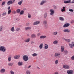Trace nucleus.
I'll return each instance as SVG.
<instances>
[{
    "mask_svg": "<svg viewBox=\"0 0 74 74\" xmlns=\"http://www.w3.org/2000/svg\"><path fill=\"white\" fill-rule=\"evenodd\" d=\"M20 30V28H17L16 29V31H19Z\"/></svg>",
    "mask_w": 74,
    "mask_h": 74,
    "instance_id": "nucleus-51",
    "label": "nucleus"
},
{
    "mask_svg": "<svg viewBox=\"0 0 74 74\" xmlns=\"http://www.w3.org/2000/svg\"><path fill=\"white\" fill-rule=\"evenodd\" d=\"M66 11V10L65 9H61V11L62 12H63V11Z\"/></svg>",
    "mask_w": 74,
    "mask_h": 74,
    "instance_id": "nucleus-49",
    "label": "nucleus"
},
{
    "mask_svg": "<svg viewBox=\"0 0 74 74\" xmlns=\"http://www.w3.org/2000/svg\"><path fill=\"white\" fill-rule=\"evenodd\" d=\"M43 46V44H42V43L40 44L39 46V48L40 49H42V48Z\"/></svg>",
    "mask_w": 74,
    "mask_h": 74,
    "instance_id": "nucleus-29",
    "label": "nucleus"
},
{
    "mask_svg": "<svg viewBox=\"0 0 74 74\" xmlns=\"http://www.w3.org/2000/svg\"><path fill=\"white\" fill-rule=\"evenodd\" d=\"M74 21L73 20L71 21V23H74Z\"/></svg>",
    "mask_w": 74,
    "mask_h": 74,
    "instance_id": "nucleus-52",
    "label": "nucleus"
},
{
    "mask_svg": "<svg viewBox=\"0 0 74 74\" xmlns=\"http://www.w3.org/2000/svg\"><path fill=\"white\" fill-rule=\"evenodd\" d=\"M70 26V24L69 23H67L65 24L63 26V27H69Z\"/></svg>",
    "mask_w": 74,
    "mask_h": 74,
    "instance_id": "nucleus-7",
    "label": "nucleus"
},
{
    "mask_svg": "<svg viewBox=\"0 0 74 74\" xmlns=\"http://www.w3.org/2000/svg\"><path fill=\"white\" fill-rule=\"evenodd\" d=\"M73 1H74V0H73Z\"/></svg>",
    "mask_w": 74,
    "mask_h": 74,
    "instance_id": "nucleus-64",
    "label": "nucleus"
},
{
    "mask_svg": "<svg viewBox=\"0 0 74 74\" xmlns=\"http://www.w3.org/2000/svg\"><path fill=\"white\" fill-rule=\"evenodd\" d=\"M59 19L60 21H64V19L62 17H60L59 18Z\"/></svg>",
    "mask_w": 74,
    "mask_h": 74,
    "instance_id": "nucleus-18",
    "label": "nucleus"
},
{
    "mask_svg": "<svg viewBox=\"0 0 74 74\" xmlns=\"http://www.w3.org/2000/svg\"><path fill=\"white\" fill-rule=\"evenodd\" d=\"M40 23V21H36L33 24L34 25H38Z\"/></svg>",
    "mask_w": 74,
    "mask_h": 74,
    "instance_id": "nucleus-9",
    "label": "nucleus"
},
{
    "mask_svg": "<svg viewBox=\"0 0 74 74\" xmlns=\"http://www.w3.org/2000/svg\"><path fill=\"white\" fill-rule=\"evenodd\" d=\"M11 10H9L8 11V14H11Z\"/></svg>",
    "mask_w": 74,
    "mask_h": 74,
    "instance_id": "nucleus-35",
    "label": "nucleus"
},
{
    "mask_svg": "<svg viewBox=\"0 0 74 74\" xmlns=\"http://www.w3.org/2000/svg\"><path fill=\"white\" fill-rule=\"evenodd\" d=\"M11 57H9L8 58V61H9V62H10V61H11Z\"/></svg>",
    "mask_w": 74,
    "mask_h": 74,
    "instance_id": "nucleus-39",
    "label": "nucleus"
},
{
    "mask_svg": "<svg viewBox=\"0 0 74 74\" xmlns=\"http://www.w3.org/2000/svg\"><path fill=\"white\" fill-rule=\"evenodd\" d=\"M64 46H61V51L62 52H63V51H64Z\"/></svg>",
    "mask_w": 74,
    "mask_h": 74,
    "instance_id": "nucleus-14",
    "label": "nucleus"
},
{
    "mask_svg": "<svg viewBox=\"0 0 74 74\" xmlns=\"http://www.w3.org/2000/svg\"><path fill=\"white\" fill-rule=\"evenodd\" d=\"M43 24L44 25H46L47 24V21L45 20L43 21Z\"/></svg>",
    "mask_w": 74,
    "mask_h": 74,
    "instance_id": "nucleus-24",
    "label": "nucleus"
},
{
    "mask_svg": "<svg viewBox=\"0 0 74 74\" xmlns=\"http://www.w3.org/2000/svg\"><path fill=\"white\" fill-rule=\"evenodd\" d=\"M64 53H65V54H67L68 53V51H67L66 50L65 51H64Z\"/></svg>",
    "mask_w": 74,
    "mask_h": 74,
    "instance_id": "nucleus-45",
    "label": "nucleus"
},
{
    "mask_svg": "<svg viewBox=\"0 0 74 74\" xmlns=\"http://www.w3.org/2000/svg\"><path fill=\"white\" fill-rule=\"evenodd\" d=\"M30 67H31V66L30 65L27 67V69H29Z\"/></svg>",
    "mask_w": 74,
    "mask_h": 74,
    "instance_id": "nucleus-54",
    "label": "nucleus"
},
{
    "mask_svg": "<svg viewBox=\"0 0 74 74\" xmlns=\"http://www.w3.org/2000/svg\"><path fill=\"white\" fill-rule=\"evenodd\" d=\"M71 59L72 60H74V56H72L71 58Z\"/></svg>",
    "mask_w": 74,
    "mask_h": 74,
    "instance_id": "nucleus-47",
    "label": "nucleus"
},
{
    "mask_svg": "<svg viewBox=\"0 0 74 74\" xmlns=\"http://www.w3.org/2000/svg\"><path fill=\"white\" fill-rule=\"evenodd\" d=\"M11 30L12 32H14V27H13L11 29Z\"/></svg>",
    "mask_w": 74,
    "mask_h": 74,
    "instance_id": "nucleus-36",
    "label": "nucleus"
},
{
    "mask_svg": "<svg viewBox=\"0 0 74 74\" xmlns=\"http://www.w3.org/2000/svg\"><path fill=\"white\" fill-rule=\"evenodd\" d=\"M28 16L29 18H31V15H30V14L28 13Z\"/></svg>",
    "mask_w": 74,
    "mask_h": 74,
    "instance_id": "nucleus-40",
    "label": "nucleus"
},
{
    "mask_svg": "<svg viewBox=\"0 0 74 74\" xmlns=\"http://www.w3.org/2000/svg\"><path fill=\"white\" fill-rule=\"evenodd\" d=\"M23 14H24V11L23 10L21 11L20 13V15H23Z\"/></svg>",
    "mask_w": 74,
    "mask_h": 74,
    "instance_id": "nucleus-27",
    "label": "nucleus"
},
{
    "mask_svg": "<svg viewBox=\"0 0 74 74\" xmlns=\"http://www.w3.org/2000/svg\"><path fill=\"white\" fill-rule=\"evenodd\" d=\"M26 74H30V71L29 70H27L26 71Z\"/></svg>",
    "mask_w": 74,
    "mask_h": 74,
    "instance_id": "nucleus-31",
    "label": "nucleus"
},
{
    "mask_svg": "<svg viewBox=\"0 0 74 74\" xmlns=\"http://www.w3.org/2000/svg\"><path fill=\"white\" fill-rule=\"evenodd\" d=\"M3 29V26H1L0 27V32H1Z\"/></svg>",
    "mask_w": 74,
    "mask_h": 74,
    "instance_id": "nucleus-42",
    "label": "nucleus"
},
{
    "mask_svg": "<svg viewBox=\"0 0 74 74\" xmlns=\"http://www.w3.org/2000/svg\"><path fill=\"white\" fill-rule=\"evenodd\" d=\"M63 68L65 69H69V66L66 65H63Z\"/></svg>",
    "mask_w": 74,
    "mask_h": 74,
    "instance_id": "nucleus-8",
    "label": "nucleus"
},
{
    "mask_svg": "<svg viewBox=\"0 0 74 74\" xmlns=\"http://www.w3.org/2000/svg\"><path fill=\"white\" fill-rule=\"evenodd\" d=\"M48 48V45L47 44H45V45L44 49H47Z\"/></svg>",
    "mask_w": 74,
    "mask_h": 74,
    "instance_id": "nucleus-17",
    "label": "nucleus"
},
{
    "mask_svg": "<svg viewBox=\"0 0 74 74\" xmlns=\"http://www.w3.org/2000/svg\"><path fill=\"white\" fill-rule=\"evenodd\" d=\"M53 7L54 8V9H56V8H57V7L56 6L53 5Z\"/></svg>",
    "mask_w": 74,
    "mask_h": 74,
    "instance_id": "nucleus-48",
    "label": "nucleus"
},
{
    "mask_svg": "<svg viewBox=\"0 0 74 74\" xmlns=\"http://www.w3.org/2000/svg\"><path fill=\"white\" fill-rule=\"evenodd\" d=\"M5 4V2L3 1L1 5H4V4Z\"/></svg>",
    "mask_w": 74,
    "mask_h": 74,
    "instance_id": "nucleus-43",
    "label": "nucleus"
},
{
    "mask_svg": "<svg viewBox=\"0 0 74 74\" xmlns=\"http://www.w3.org/2000/svg\"><path fill=\"white\" fill-rule=\"evenodd\" d=\"M55 74H59V73L58 72H56L55 73Z\"/></svg>",
    "mask_w": 74,
    "mask_h": 74,
    "instance_id": "nucleus-53",
    "label": "nucleus"
},
{
    "mask_svg": "<svg viewBox=\"0 0 74 74\" xmlns=\"http://www.w3.org/2000/svg\"><path fill=\"white\" fill-rule=\"evenodd\" d=\"M29 36V34H27V36Z\"/></svg>",
    "mask_w": 74,
    "mask_h": 74,
    "instance_id": "nucleus-61",
    "label": "nucleus"
},
{
    "mask_svg": "<svg viewBox=\"0 0 74 74\" xmlns=\"http://www.w3.org/2000/svg\"><path fill=\"white\" fill-rule=\"evenodd\" d=\"M16 12L15 11H14V14H16Z\"/></svg>",
    "mask_w": 74,
    "mask_h": 74,
    "instance_id": "nucleus-55",
    "label": "nucleus"
},
{
    "mask_svg": "<svg viewBox=\"0 0 74 74\" xmlns=\"http://www.w3.org/2000/svg\"><path fill=\"white\" fill-rule=\"evenodd\" d=\"M40 35H41V34L40 33H38L37 34V36L38 37L40 36Z\"/></svg>",
    "mask_w": 74,
    "mask_h": 74,
    "instance_id": "nucleus-46",
    "label": "nucleus"
},
{
    "mask_svg": "<svg viewBox=\"0 0 74 74\" xmlns=\"http://www.w3.org/2000/svg\"><path fill=\"white\" fill-rule=\"evenodd\" d=\"M66 73L68 74H73V71L70 70H67Z\"/></svg>",
    "mask_w": 74,
    "mask_h": 74,
    "instance_id": "nucleus-3",
    "label": "nucleus"
},
{
    "mask_svg": "<svg viewBox=\"0 0 74 74\" xmlns=\"http://www.w3.org/2000/svg\"><path fill=\"white\" fill-rule=\"evenodd\" d=\"M53 43L54 44H57L58 43V41L57 40H55L53 42Z\"/></svg>",
    "mask_w": 74,
    "mask_h": 74,
    "instance_id": "nucleus-28",
    "label": "nucleus"
},
{
    "mask_svg": "<svg viewBox=\"0 0 74 74\" xmlns=\"http://www.w3.org/2000/svg\"><path fill=\"white\" fill-rule=\"evenodd\" d=\"M50 12H51L50 14L51 15H52L55 13V12L54 11V10L52 9H51L50 10Z\"/></svg>",
    "mask_w": 74,
    "mask_h": 74,
    "instance_id": "nucleus-6",
    "label": "nucleus"
},
{
    "mask_svg": "<svg viewBox=\"0 0 74 74\" xmlns=\"http://www.w3.org/2000/svg\"><path fill=\"white\" fill-rule=\"evenodd\" d=\"M72 45H73V47H74V43H73V44H72Z\"/></svg>",
    "mask_w": 74,
    "mask_h": 74,
    "instance_id": "nucleus-59",
    "label": "nucleus"
},
{
    "mask_svg": "<svg viewBox=\"0 0 74 74\" xmlns=\"http://www.w3.org/2000/svg\"><path fill=\"white\" fill-rule=\"evenodd\" d=\"M69 45L70 47L71 48H73V44L69 43Z\"/></svg>",
    "mask_w": 74,
    "mask_h": 74,
    "instance_id": "nucleus-26",
    "label": "nucleus"
},
{
    "mask_svg": "<svg viewBox=\"0 0 74 74\" xmlns=\"http://www.w3.org/2000/svg\"><path fill=\"white\" fill-rule=\"evenodd\" d=\"M22 2H23V0H22L21 1H20L18 3V5H21V4H22Z\"/></svg>",
    "mask_w": 74,
    "mask_h": 74,
    "instance_id": "nucleus-25",
    "label": "nucleus"
},
{
    "mask_svg": "<svg viewBox=\"0 0 74 74\" xmlns=\"http://www.w3.org/2000/svg\"><path fill=\"white\" fill-rule=\"evenodd\" d=\"M38 54L36 53H34L32 54L33 56H37Z\"/></svg>",
    "mask_w": 74,
    "mask_h": 74,
    "instance_id": "nucleus-33",
    "label": "nucleus"
},
{
    "mask_svg": "<svg viewBox=\"0 0 74 74\" xmlns=\"http://www.w3.org/2000/svg\"><path fill=\"white\" fill-rule=\"evenodd\" d=\"M69 11L70 12H73L74 11V10L73 9H69Z\"/></svg>",
    "mask_w": 74,
    "mask_h": 74,
    "instance_id": "nucleus-44",
    "label": "nucleus"
},
{
    "mask_svg": "<svg viewBox=\"0 0 74 74\" xmlns=\"http://www.w3.org/2000/svg\"><path fill=\"white\" fill-rule=\"evenodd\" d=\"M5 71V69H3L1 70L0 71V72L1 73H4Z\"/></svg>",
    "mask_w": 74,
    "mask_h": 74,
    "instance_id": "nucleus-19",
    "label": "nucleus"
},
{
    "mask_svg": "<svg viewBox=\"0 0 74 74\" xmlns=\"http://www.w3.org/2000/svg\"><path fill=\"white\" fill-rule=\"evenodd\" d=\"M19 56H15L14 57V58L15 59H19Z\"/></svg>",
    "mask_w": 74,
    "mask_h": 74,
    "instance_id": "nucleus-22",
    "label": "nucleus"
},
{
    "mask_svg": "<svg viewBox=\"0 0 74 74\" xmlns=\"http://www.w3.org/2000/svg\"><path fill=\"white\" fill-rule=\"evenodd\" d=\"M13 0H10L9 1H8L7 4L8 5H10V4H13Z\"/></svg>",
    "mask_w": 74,
    "mask_h": 74,
    "instance_id": "nucleus-4",
    "label": "nucleus"
},
{
    "mask_svg": "<svg viewBox=\"0 0 74 74\" xmlns=\"http://www.w3.org/2000/svg\"><path fill=\"white\" fill-rule=\"evenodd\" d=\"M18 65L19 66L23 65V62H18Z\"/></svg>",
    "mask_w": 74,
    "mask_h": 74,
    "instance_id": "nucleus-15",
    "label": "nucleus"
},
{
    "mask_svg": "<svg viewBox=\"0 0 74 74\" xmlns=\"http://www.w3.org/2000/svg\"><path fill=\"white\" fill-rule=\"evenodd\" d=\"M74 3V1H72V3Z\"/></svg>",
    "mask_w": 74,
    "mask_h": 74,
    "instance_id": "nucleus-60",
    "label": "nucleus"
},
{
    "mask_svg": "<svg viewBox=\"0 0 74 74\" xmlns=\"http://www.w3.org/2000/svg\"><path fill=\"white\" fill-rule=\"evenodd\" d=\"M64 40L67 42H68V43H69V42H70L71 40H70V39H66L65 38H64Z\"/></svg>",
    "mask_w": 74,
    "mask_h": 74,
    "instance_id": "nucleus-11",
    "label": "nucleus"
},
{
    "mask_svg": "<svg viewBox=\"0 0 74 74\" xmlns=\"http://www.w3.org/2000/svg\"><path fill=\"white\" fill-rule=\"evenodd\" d=\"M6 14H7V12H5V13H3L2 14V15L3 16H4L5 15H6Z\"/></svg>",
    "mask_w": 74,
    "mask_h": 74,
    "instance_id": "nucleus-41",
    "label": "nucleus"
},
{
    "mask_svg": "<svg viewBox=\"0 0 74 74\" xmlns=\"http://www.w3.org/2000/svg\"><path fill=\"white\" fill-rule=\"evenodd\" d=\"M63 9H65V7H63Z\"/></svg>",
    "mask_w": 74,
    "mask_h": 74,
    "instance_id": "nucleus-58",
    "label": "nucleus"
},
{
    "mask_svg": "<svg viewBox=\"0 0 74 74\" xmlns=\"http://www.w3.org/2000/svg\"><path fill=\"white\" fill-rule=\"evenodd\" d=\"M23 60H24V61L25 62H26V61H27L29 59V58H28V56L27 55H24L23 57Z\"/></svg>",
    "mask_w": 74,
    "mask_h": 74,
    "instance_id": "nucleus-1",
    "label": "nucleus"
},
{
    "mask_svg": "<svg viewBox=\"0 0 74 74\" xmlns=\"http://www.w3.org/2000/svg\"><path fill=\"white\" fill-rule=\"evenodd\" d=\"M31 29V27H27L25 28V29L26 30H30Z\"/></svg>",
    "mask_w": 74,
    "mask_h": 74,
    "instance_id": "nucleus-20",
    "label": "nucleus"
},
{
    "mask_svg": "<svg viewBox=\"0 0 74 74\" xmlns=\"http://www.w3.org/2000/svg\"><path fill=\"white\" fill-rule=\"evenodd\" d=\"M45 28L46 29H47V28H48V25H45Z\"/></svg>",
    "mask_w": 74,
    "mask_h": 74,
    "instance_id": "nucleus-50",
    "label": "nucleus"
},
{
    "mask_svg": "<svg viewBox=\"0 0 74 74\" xmlns=\"http://www.w3.org/2000/svg\"><path fill=\"white\" fill-rule=\"evenodd\" d=\"M63 32L64 33H69L70 32V30L68 29H65L63 30Z\"/></svg>",
    "mask_w": 74,
    "mask_h": 74,
    "instance_id": "nucleus-12",
    "label": "nucleus"
},
{
    "mask_svg": "<svg viewBox=\"0 0 74 74\" xmlns=\"http://www.w3.org/2000/svg\"><path fill=\"white\" fill-rule=\"evenodd\" d=\"M13 63H8V66H12V65H13Z\"/></svg>",
    "mask_w": 74,
    "mask_h": 74,
    "instance_id": "nucleus-37",
    "label": "nucleus"
},
{
    "mask_svg": "<svg viewBox=\"0 0 74 74\" xmlns=\"http://www.w3.org/2000/svg\"><path fill=\"white\" fill-rule=\"evenodd\" d=\"M20 12H21V10L20 9H17L16 10V12L18 14H19Z\"/></svg>",
    "mask_w": 74,
    "mask_h": 74,
    "instance_id": "nucleus-23",
    "label": "nucleus"
},
{
    "mask_svg": "<svg viewBox=\"0 0 74 74\" xmlns=\"http://www.w3.org/2000/svg\"><path fill=\"white\" fill-rule=\"evenodd\" d=\"M53 34V35H57V34H58V32H53L52 33Z\"/></svg>",
    "mask_w": 74,
    "mask_h": 74,
    "instance_id": "nucleus-30",
    "label": "nucleus"
},
{
    "mask_svg": "<svg viewBox=\"0 0 74 74\" xmlns=\"http://www.w3.org/2000/svg\"><path fill=\"white\" fill-rule=\"evenodd\" d=\"M1 16V14H0V16Z\"/></svg>",
    "mask_w": 74,
    "mask_h": 74,
    "instance_id": "nucleus-63",
    "label": "nucleus"
},
{
    "mask_svg": "<svg viewBox=\"0 0 74 74\" xmlns=\"http://www.w3.org/2000/svg\"><path fill=\"white\" fill-rule=\"evenodd\" d=\"M60 55V53H56L54 54V57L55 58H57L58 56H59Z\"/></svg>",
    "mask_w": 74,
    "mask_h": 74,
    "instance_id": "nucleus-5",
    "label": "nucleus"
},
{
    "mask_svg": "<svg viewBox=\"0 0 74 74\" xmlns=\"http://www.w3.org/2000/svg\"><path fill=\"white\" fill-rule=\"evenodd\" d=\"M64 3H65V4L71 3V0H69V1H64Z\"/></svg>",
    "mask_w": 74,
    "mask_h": 74,
    "instance_id": "nucleus-13",
    "label": "nucleus"
},
{
    "mask_svg": "<svg viewBox=\"0 0 74 74\" xmlns=\"http://www.w3.org/2000/svg\"><path fill=\"white\" fill-rule=\"evenodd\" d=\"M58 62L59 61H58V60H56L55 61V64H57L58 63Z\"/></svg>",
    "mask_w": 74,
    "mask_h": 74,
    "instance_id": "nucleus-34",
    "label": "nucleus"
},
{
    "mask_svg": "<svg viewBox=\"0 0 74 74\" xmlns=\"http://www.w3.org/2000/svg\"><path fill=\"white\" fill-rule=\"evenodd\" d=\"M34 42H31V44H34Z\"/></svg>",
    "mask_w": 74,
    "mask_h": 74,
    "instance_id": "nucleus-57",
    "label": "nucleus"
},
{
    "mask_svg": "<svg viewBox=\"0 0 74 74\" xmlns=\"http://www.w3.org/2000/svg\"><path fill=\"white\" fill-rule=\"evenodd\" d=\"M45 38H46V36H41L40 37V38L41 39H44Z\"/></svg>",
    "mask_w": 74,
    "mask_h": 74,
    "instance_id": "nucleus-21",
    "label": "nucleus"
},
{
    "mask_svg": "<svg viewBox=\"0 0 74 74\" xmlns=\"http://www.w3.org/2000/svg\"><path fill=\"white\" fill-rule=\"evenodd\" d=\"M8 10H9L10 9V6L8 8Z\"/></svg>",
    "mask_w": 74,
    "mask_h": 74,
    "instance_id": "nucleus-56",
    "label": "nucleus"
},
{
    "mask_svg": "<svg viewBox=\"0 0 74 74\" xmlns=\"http://www.w3.org/2000/svg\"><path fill=\"white\" fill-rule=\"evenodd\" d=\"M47 16V13H45L44 15V17L45 18H46Z\"/></svg>",
    "mask_w": 74,
    "mask_h": 74,
    "instance_id": "nucleus-38",
    "label": "nucleus"
},
{
    "mask_svg": "<svg viewBox=\"0 0 74 74\" xmlns=\"http://www.w3.org/2000/svg\"><path fill=\"white\" fill-rule=\"evenodd\" d=\"M24 41L25 42H29V41H30V39H28L27 40H25Z\"/></svg>",
    "mask_w": 74,
    "mask_h": 74,
    "instance_id": "nucleus-32",
    "label": "nucleus"
},
{
    "mask_svg": "<svg viewBox=\"0 0 74 74\" xmlns=\"http://www.w3.org/2000/svg\"><path fill=\"white\" fill-rule=\"evenodd\" d=\"M31 38H36V35L34 34H33L31 35Z\"/></svg>",
    "mask_w": 74,
    "mask_h": 74,
    "instance_id": "nucleus-16",
    "label": "nucleus"
},
{
    "mask_svg": "<svg viewBox=\"0 0 74 74\" xmlns=\"http://www.w3.org/2000/svg\"><path fill=\"white\" fill-rule=\"evenodd\" d=\"M1 1H2V0H0V2Z\"/></svg>",
    "mask_w": 74,
    "mask_h": 74,
    "instance_id": "nucleus-62",
    "label": "nucleus"
},
{
    "mask_svg": "<svg viewBox=\"0 0 74 74\" xmlns=\"http://www.w3.org/2000/svg\"><path fill=\"white\" fill-rule=\"evenodd\" d=\"M47 3V1L45 0H43L41 2V3L40 4V5H42L44 4L45 3Z\"/></svg>",
    "mask_w": 74,
    "mask_h": 74,
    "instance_id": "nucleus-10",
    "label": "nucleus"
},
{
    "mask_svg": "<svg viewBox=\"0 0 74 74\" xmlns=\"http://www.w3.org/2000/svg\"><path fill=\"white\" fill-rule=\"evenodd\" d=\"M5 47L4 46H1L0 47V51H3V52H5Z\"/></svg>",
    "mask_w": 74,
    "mask_h": 74,
    "instance_id": "nucleus-2",
    "label": "nucleus"
}]
</instances>
